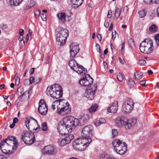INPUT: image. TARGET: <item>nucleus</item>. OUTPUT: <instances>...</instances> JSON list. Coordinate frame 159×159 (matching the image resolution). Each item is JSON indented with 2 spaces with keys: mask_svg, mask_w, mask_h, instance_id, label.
Returning a JSON list of instances; mask_svg holds the SVG:
<instances>
[{
  "mask_svg": "<svg viewBox=\"0 0 159 159\" xmlns=\"http://www.w3.org/2000/svg\"><path fill=\"white\" fill-rule=\"evenodd\" d=\"M51 87H48L46 91V93L47 95H50L51 97L53 98L58 99L62 97L63 91H53Z\"/></svg>",
  "mask_w": 159,
  "mask_h": 159,
  "instance_id": "nucleus-13",
  "label": "nucleus"
},
{
  "mask_svg": "<svg viewBox=\"0 0 159 159\" xmlns=\"http://www.w3.org/2000/svg\"><path fill=\"white\" fill-rule=\"evenodd\" d=\"M96 89L97 87H94V90H93L92 89H91L86 91L85 93V96L89 100H92L93 99Z\"/></svg>",
  "mask_w": 159,
  "mask_h": 159,
  "instance_id": "nucleus-19",
  "label": "nucleus"
},
{
  "mask_svg": "<svg viewBox=\"0 0 159 159\" xmlns=\"http://www.w3.org/2000/svg\"><path fill=\"white\" fill-rule=\"evenodd\" d=\"M155 39L157 45L159 46V34H156L155 36Z\"/></svg>",
  "mask_w": 159,
  "mask_h": 159,
  "instance_id": "nucleus-44",
  "label": "nucleus"
},
{
  "mask_svg": "<svg viewBox=\"0 0 159 159\" xmlns=\"http://www.w3.org/2000/svg\"><path fill=\"white\" fill-rule=\"evenodd\" d=\"M125 42H124L122 45L121 46V52H123L124 50L125 49Z\"/></svg>",
  "mask_w": 159,
  "mask_h": 159,
  "instance_id": "nucleus-57",
  "label": "nucleus"
},
{
  "mask_svg": "<svg viewBox=\"0 0 159 159\" xmlns=\"http://www.w3.org/2000/svg\"><path fill=\"white\" fill-rule=\"evenodd\" d=\"M34 80V78L33 77H31L30 78V79H27L25 80L24 81V82H27V81H29L30 82V84H31L33 82Z\"/></svg>",
  "mask_w": 159,
  "mask_h": 159,
  "instance_id": "nucleus-47",
  "label": "nucleus"
},
{
  "mask_svg": "<svg viewBox=\"0 0 159 159\" xmlns=\"http://www.w3.org/2000/svg\"><path fill=\"white\" fill-rule=\"evenodd\" d=\"M42 152L44 155H54L56 153L54 147L51 145L45 146L42 150Z\"/></svg>",
  "mask_w": 159,
  "mask_h": 159,
  "instance_id": "nucleus-17",
  "label": "nucleus"
},
{
  "mask_svg": "<svg viewBox=\"0 0 159 159\" xmlns=\"http://www.w3.org/2000/svg\"><path fill=\"white\" fill-rule=\"evenodd\" d=\"M129 10L128 7L127 6H125L124 7L123 11L125 13H126Z\"/></svg>",
  "mask_w": 159,
  "mask_h": 159,
  "instance_id": "nucleus-50",
  "label": "nucleus"
},
{
  "mask_svg": "<svg viewBox=\"0 0 159 159\" xmlns=\"http://www.w3.org/2000/svg\"><path fill=\"white\" fill-rule=\"evenodd\" d=\"M15 84L18 85L20 83V79L18 76L17 73H16L15 76Z\"/></svg>",
  "mask_w": 159,
  "mask_h": 159,
  "instance_id": "nucleus-41",
  "label": "nucleus"
},
{
  "mask_svg": "<svg viewBox=\"0 0 159 159\" xmlns=\"http://www.w3.org/2000/svg\"><path fill=\"white\" fill-rule=\"evenodd\" d=\"M37 123L36 120L32 117L26 118L25 123V125L28 129L30 128V126H31L32 124L36 125Z\"/></svg>",
  "mask_w": 159,
  "mask_h": 159,
  "instance_id": "nucleus-20",
  "label": "nucleus"
},
{
  "mask_svg": "<svg viewBox=\"0 0 159 159\" xmlns=\"http://www.w3.org/2000/svg\"><path fill=\"white\" fill-rule=\"evenodd\" d=\"M143 73L140 71L136 72L135 73L134 76L135 79L137 80H139L142 77Z\"/></svg>",
  "mask_w": 159,
  "mask_h": 159,
  "instance_id": "nucleus-32",
  "label": "nucleus"
},
{
  "mask_svg": "<svg viewBox=\"0 0 159 159\" xmlns=\"http://www.w3.org/2000/svg\"><path fill=\"white\" fill-rule=\"evenodd\" d=\"M78 64L74 60H70L69 63V66L70 67L71 69L74 71L77 70L76 67Z\"/></svg>",
  "mask_w": 159,
  "mask_h": 159,
  "instance_id": "nucleus-25",
  "label": "nucleus"
},
{
  "mask_svg": "<svg viewBox=\"0 0 159 159\" xmlns=\"http://www.w3.org/2000/svg\"><path fill=\"white\" fill-rule=\"evenodd\" d=\"M117 78L118 80L120 82H122L123 79V76L121 73L119 72L117 75Z\"/></svg>",
  "mask_w": 159,
  "mask_h": 159,
  "instance_id": "nucleus-40",
  "label": "nucleus"
},
{
  "mask_svg": "<svg viewBox=\"0 0 159 159\" xmlns=\"http://www.w3.org/2000/svg\"><path fill=\"white\" fill-rule=\"evenodd\" d=\"M128 85L130 88H133L135 85V83L132 79H129L128 82Z\"/></svg>",
  "mask_w": 159,
  "mask_h": 159,
  "instance_id": "nucleus-38",
  "label": "nucleus"
},
{
  "mask_svg": "<svg viewBox=\"0 0 159 159\" xmlns=\"http://www.w3.org/2000/svg\"><path fill=\"white\" fill-rule=\"evenodd\" d=\"M72 130H58L60 135L65 136L64 139L69 143L74 139L73 134L72 133Z\"/></svg>",
  "mask_w": 159,
  "mask_h": 159,
  "instance_id": "nucleus-10",
  "label": "nucleus"
},
{
  "mask_svg": "<svg viewBox=\"0 0 159 159\" xmlns=\"http://www.w3.org/2000/svg\"><path fill=\"white\" fill-rule=\"evenodd\" d=\"M35 68H32L30 70V75H32L34 72Z\"/></svg>",
  "mask_w": 159,
  "mask_h": 159,
  "instance_id": "nucleus-59",
  "label": "nucleus"
},
{
  "mask_svg": "<svg viewBox=\"0 0 159 159\" xmlns=\"http://www.w3.org/2000/svg\"><path fill=\"white\" fill-rule=\"evenodd\" d=\"M48 87H51V88L52 89V90H53V91H63V89L61 86L58 84H55L53 85L48 86Z\"/></svg>",
  "mask_w": 159,
  "mask_h": 159,
  "instance_id": "nucleus-26",
  "label": "nucleus"
},
{
  "mask_svg": "<svg viewBox=\"0 0 159 159\" xmlns=\"http://www.w3.org/2000/svg\"><path fill=\"white\" fill-rule=\"evenodd\" d=\"M77 70H75L78 74L83 75V74H85L87 73L86 69L84 68L83 66L78 64L76 67Z\"/></svg>",
  "mask_w": 159,
  "mask_h": 159,
  "instance_id": "nucleus-21",
  "label": "nucleus"
},
{
  "mask_svg": "<svg viewBox=\"0 0 159 159\" xmlns=\"http://www.w3.org/2000/svg\"><path fill=\"white\" fill-rule=\"evenodd\" d=\"M118 101L114 102L108 108L107 111L108 112L111 113H116L118 110Z\"/></svg>",
  "mask_w": 159,
  "mask_h": 159,
  "instance_id": "nucleus-18",
  "label": "nucleus"
},
{
  "mask_svg": "<svg viewBox=\"0 0 159 159\" xmlns=\"http://www.w3.org/2000/svg\"><path fill=\"white\" fill-rule=\"evenodd\" d=\"M24 90L22 87H19L17 90V95L18 98H20L24 93Z\"/></svg>",
  "mask_w": 159,
  "mask_h": 159,
  "instance_id": "nucleus-35",
  "label": "nucleus"
},
{
  "mask_svg": "<svg viewBox=\"0 0 159 159\" xmlns=\"http://www.w3.org/2000/svg\"><path fill=\"white\" fill-rule=\"evenodd\" d=\"M84 0H71V2L72 4V6L76 8L79 7L82 3Z\"/></svg>",
  "mask_w": 159,
  "mask_h": 159,
  "instance_id": "nucleus-23",
  "label": "nucleus"
},
{
  "mask_svg": "<svg viewBox=\"0 0 159 159\" xmlns=\"http://www.w3.org/2000/svg\"><path fill=\"white\" fill-rule=\"evenodd\" d=\"M104 25L106 28H108L109 26L108 22L107 21H105L104 23Z\"/></svg>",
  "mask_w": 159,
  "mask_h": 159,
  "instance_id": "nucleus-53",
  "label": "nucleus"
},
{
  "mask_svg": "<svg viewBox=\"0 0 159 159\" xmlns=\"http://www.w3.org/2000/svg\"><path fill=\"white\" fill-rule=\"evenodd\" d=\"M18 121V119L16 117H15L13 119V123L15 124Z\"/></svg>",
  "mask_w": 159,
  "mask_h": 159,
  "instance_id": "nucleus-58",
  "label": "nucleus"
},
{
  "mask_svg": "<svg viewBox=\"0 0 159 159\" xmlns=\"http://www.w3.org/2000/svg\"><path fill=\"white\" fill-rule=\"evenodd\" d=\"M41 129H48V126L46 122H43L42 124Z\"/></svg>",
  "mask_w": 159,
  "mask_h": 159,
  "instance_id": "nucleus-45",
  "label": "nucleus"
},
{
  "mask_svg": "<svg viewBox=\"0 0 159 159\" xmlns=\"http://www.w3.org/2000/svg\"><path fill=\"white\" fill-rule=\"evenodd\" d=\"M58 17L62 23H64L66 21V14L64 12H61L58 14Z\"/></svg>",
  "mask_w": 159,
  "mask_h": 159,
  "instance_id": "nucleus-28",
  "label": "nucleus"
},
{
  "mask_svg": "<svg viewBox=\"0 0 159 159\" xmlns=\"http://www.w3.org/2000/svg\"><path fill=\"white\" fill-rule=\"evenodd\" d=\"M112 16V12L111 11H109L107 15V17L109 18H111Z\"/></svg>",
  "mask_w": 159,
  "mask_h": 159,
  "instance_id": "nucleus-60",
  "label": "nucleus"
},
{
  "mask_svg": "<svg viewBox=\"0 0 159 159\" xmlns=\"http://www.w3.org/2000/svg\"><path fill=\"white\" fill-rule=\"evenodd\" d=\"M23 0H7L8 2L12 6H18Z\"/></svg>",
  "mask_w": 159,
  "mask_h": 159,
  "instance_id": "nucleus-27",
  "label": "nucleus"
},
{
  "mask_svg": "<svg viewBox=\"0 0 159 159\" xmlns=\"http://www.w3.org/2000/svg\"><path fill=\"white\" fill-rule=\"evenodd\" d=\"M97 37L99 41L101 40L102 39V36L101 34H97Z\"/></svg>",
  "mask_w": 159,
  "mask_h": 159,
  "instance_id": "nucleus-55",
  "label": "nucleus"
},
{
  "mask_svg": "<svg viewBox=\"0 0 159 159\" xmlns=\"http://www.w3.org/2000/svg\"><path fill=\"white\" fill-rule=\"evenodd\" d=\"M21 139L26 144L30 145L35 142L34 133L30 130H24L21 134Z\"/></svg>",
  "mask_w": 159,
  "mask_h": 159,
  "instance_id": "nucleus-5",
  "label": "nucleus"
},
{
  "mask_svg": "<svg viewBox=\"0 0 159 159\" xmlns=\"http://www.w3.org/2000/svg\"><path fill=\"white\" fill-rule=\"evenodd\" d=\"M146 63V61L144 60H141L139 61V64L141 66H144Z\"/></svg>",
  "mask_w": 159,
  "mask_h": 159,
  "instance_id": "nucleus-46",
  "label": "nucleus"
},
{
  "mask_svg": "<svg viewBox=\"0 0 159 159\" xmlns=\"http://www.w3.org/2000/svg\"><path fill=\"white\" fill-rule=\"evenodd\" d=\"M62 104L60 105V108H59L58 112L61 115H64L69 113L71 111L69 104L65 100L61 101Z\"/></svg>",
  "mask_w": 159,
  "mask_h": 159,
  "instance_id": "nucleus-8",
  "label": "nucleus"
},
{
  "mask_svg": "<svg viewBox=\"0 0 159 159\" xmlns=\"http://www.w3.org/2000/svg\"><path fill=\"white\" fill-rule=\"evenodd\" d=\"M61 99L57 100L54 101L52 105V109L54 110L56 109L55 107L57 108V111L58 112L59 108H60V105L62 104V102H61Z\"/></svg>",
  "mask_w": 159,
  "mask_h": 159,
  "instance_id": "nucleus-22",
  "label": "nucleus"
},
{
  "mask_svg": "<svg viewBox=\"0 0 159 159\" xmlns=\"http://www.w3.org/2000/svg\"><path fill=\"white\" fill-rule=\"evenodd\" d=\"M39 112L42 115H45L47 113L48 109L45 101L43 99H41L39 102L38 108Z\"/></svg>",
  "mask_w": 159,
  "mask_h": 159,
  "instance_id": "nucleus-14",
  "label": "nucleus"
},
{
  "mask_svg": "<svg viewBox=\"0 0 159 159\" xmlns=\"http://www.w3.org/2000/svg\"><path fill=\"white\" fill-rule=\"evenodd\" d=\"M100 159H115L112 157L110 156L109 155L105 153H103L100 155Z\"/></svg>",
  "mask_w": 159,
  "mask_h": 159,
  "instance_id": "nucleus-29",
  "label": "nucleus"
},
{
  "mask_svg": "<svg viewBox=\"0 0 159 159\" xmlns=\"http://www.w3.org/2000/svg\"><path fill=\"white\" fill-rule=\"evenodd\" d=\"M98 106L96 104H93L91 107L89 108V111L91 113L96 111Z\"/></svg>",
  "mask_w": 159,
  "mask_h": 159,
  "instance_id": "nucleus-36",
  "label": "nucleus"
},
{
  "mask_svg": "<svg viewBox=\"0 0 159 159\" xmlns=\"http://www.w3.org/2000/svg\"><path fill=\"white\" fill-rule=\"evenodd\" d=\"M68 31L66 29H62L57 34V40L62 45L65 43L68 35Z\"/></svg>",
  "mask_w": 159,
  "mask_h": 159,
  "instance_id": "nucleus-7",
  "label": "nucleus"
},
{
  "mask_svg": "<svg viewBox=\"0 0 159 159\" xmlns=\"http://www.w3.org/2000/svg\"><path fill=\"white\" fill-rule=\"evenodd\" d=\"M121 9L120 7H116L115 16L116 18H118L120 16L121 12Z\"/></svg>",
  "mask_w": 159,
  "mask_h": 159,
  "instance_id": "nucleus-31",
  "label": "nucleus"
},
{
  "mask_svg": "<svg viewBox=\"0 0 159 159\" xmlns=\"http://www.w3.org/2000/svg\"><path fill=\"white\" fill-rule=\"evenodd\" d=\"M34 14L35 16L37 18L40 16V11L38 9H36L34 11Z\"/></svg>",
  "mask_w": 159,
  "mask_h": 159,
  "instance_id": "nucleus-43",
  "label": "nucleus"
},
{
  "mask_svg": "<svg viewBox=\"0 0 159 159\" xmlns=\"http://www.w3.org/2000/svg\"><path fill=\"white\" fill-rule=\"evenodd\" d=\"M113 24L111 23L109 28V31H112L113 30Z\"/></svg>",
  "mask_w": 159,
  "mask_h": 159,
  "instance_id": "nucleus-62",
  "label": "nucleus"
},
{
  "mask_svg": "<svg viewBox=\"0 0 159 159\" xmlns=\"http://www.w3.org/2000/svg\"><path fill=\"white\" fill-rule=\"evenodd\" d=\"M112 144L114 150L120 155L124 154L127 150V144L119 139L114 140Z\"/></svg>",
  "mask_w": 159,
  "mask_h": 159,
  "instance_id": "nucleus-4",
  "label": "nucleus"
},
{
  "mask_svg": "<svg viewBox=\"0 0 159 159\" xmlns=\"http://www.w3.org/2000/svg\"><path fill=\"white\" fill-rule=\"evenodd\" d=\"M93 81V78L89 74H86L83 77V78L79 81V84L83 86H88L91 84Z\"/></svg>",
  "mask_w": 159,
  "mask_h": 159,
  "instance_id": "nucleus-12",
  "label": "nucleus"
},
{
  "mask_svg": "<svg viewBox=\"0 0 159 159\" xmlns=\"http://www.w3.org/2000/svg\"><path fill=\"white\" fill-rule=\"evenodd\" d=\"M116 32L115 31L114 32H112V39H114L116 37Z\"/></svg>",
  "mask_w": 159,
  "mask_h": 159,
  "instance_id": "nucleus-56",
  "label": "nucleus"
},
{
  "mask_svg": "<svg viewBox=\"0 0 159 159\" xmlns=\"http://www.w3.org/2000/svg\"><path fill=\"white\" fill-rule=\"evenodd\" d=\"M23 39V35H20L18 38V40L21 42Z\"/></svg>",
  "mask_w": 159,
  "mask_h": 159,
  "instance_id": "nucleus-63",
  "label": "nucleus"
},
{
  "mask_svg": "<svg viewBox=\"0 0 159 159\" xmlns=\"http://www.w3.org/2000/svg\"><path fill=\"white\" fill-rule=\"evenodd\" d=\"M139 49L140 51L143 53H150L153 50V41L149 38L145 39L140 44Z\"/></svg>",
  "mask_w": 159,
  "mask_h": 159,
  "instance_id": "nucleus-6",
  "label": "nucleus"
},
{
  "mask_svg": "<svg viewBox=\"0 0 159 159\" xmlns=\"http://www.w3.org/2000/svg\"><path fill=\"white\" fill-rule=\"evenodd\" d=\"M41 17L42 20L43 21H45L46 20V15L45 14H44L43 13L41 15Z\"/></svg>",
  "mask_w": 159,
  "mask_h": 159,
  "instance_id": "nucleus-49",
  "label": "nucleus"
},
{
  "mask_svg": "<svg viewBox=\"0 0 159 159\" xmlns=\"http://www.w3.org/2000/svg\"><path fill=\"white\" fill-rule=\"evenodd\" d=\"M112 138L116 137L118 135V130H112Z\"/></svg>",
  "mask_w": 159,
  "mask_h": 159,
  "instance_id": "nucleus-42",
  "label": "nucleus"
},
{
  "mask_svg": "<svg viewBox=\"0 0 159 159\" xmlns=\"http://www.w3.org/2000/svg\"><path fill=\"white\" fill-rule=\"evenodd\" d=\"M0 148L2 152L5 154H10L13 152V150L14 149V147L7 144V142L3 140L0 143Z\"/></svg>",
  "mask_w": 159,
  "mask_h": 159,
  "instance_id": "nucleus-11",
  "label": "nucleus"
},
{
  "mask_svg": "<svg viewBox=\"0 0 159 159\" xmlns=\"http://www.w3.org/2000/svg\"><path fill=\"white\" fill-rule=\"evenodd\" d=\"M24 30L22 29H20L19 30V34L20 35H23L24 34Z\"/></svg>",
  "mask_w": 159,
  "mask_h": 159,
  "instance_id": "nucleus-54",
  "label": "nucleus"
},
{
  "mask_svg": "<svg viewBox=\"0 0 159 159\" xmlns=\"http://www.w3.org/2000/svg\"><path fill=\"white\" fill-rule=\"evenodd\" d=\"M79 123V121L78 119L71 116H67L63 118L60 125H59L61 126V127H60L59 128H69V129H75L78 125Z\"/></svg>",
  "mask_w": 159,
  "mask_h": 159,
  "instance_id": "nucleus-2",
  "label": "nucleus"
},
{
  "mask_svg": "<svg viewBox=\"0 0 159 159\" xmlns=\"http://www.w3.org/2000/svg\"><path fill=\"white\" fill-rule=\"evenodd\" d=\"M101 123L99 121V120H97L95 123V125L96 126L99 125Z\"/></svg>",
  "mask_w": 159,
  "mask_h": 159,
  "instance_id": "nucleus-61",
  "label": "nucleus"
},
{
  "mask_svg": "<svg viewBox=\"0 0 159 159\" xmlns=\"http://www.w3.org/2000/svg\"><path fill=\"white\" fill-rule=\"evenodd\" d=\"M82 138H78L73 142L74 146L76 145L78 149L84 150L87 147L92 141L90 138L93 135L92 130H82L81 132Z\"/></svg>",
  "mask_w": 159,
  "mask_h": 159,
  "instance_id": "nucleus-1",
  "label": "nucleus"
},
{
  "mask_svg": "<svg viewBox=\"0 0 159 159\" xmlns=\"http://www.w3.org/2000/svg\"><path fill=\"white\" fill-rule=\"evenodd\" d=\"M134 103L131 98L128 99L123 104L122 110L125 112L129 113L132 110L134 107Z\"/></svg>",
  "mask_w": 159,
  "mask_h": 159,
  "instance_id": "nucleus-9",
  "label": "nucleus"
},
{
  "mask_svg": "<svg viewBox=\"0 0 159 159\" xmlns=\"http://www.w3.org/2000/svg\"><path fill=\"white\" fill-rule=\"evenodd\" d=\"M89 118V117L87 115H84L82 118V119H83L84 122L87 120Z\"/></svg>",
  "mask_w": 159,
  "mask_h": 159,
  "instance_id": "nucleus-48",
  "label": "nucleus"
},
{
  "mask_svg": "<svg viewBox=\"0 0 159 159\" xmlns=\"http://www.w3.org/2000/svg\"><path fill=\"white\" fill-rule=\"evenodd\" d=\"M149 29L150 32H155L157 30V28L155 24H153L149 27Z\"/></svg>",
  "mask_w": 159,
  "mask_h": 159,
  "instance_id": "nucleus-37",
  "label": "nucleus"
},
{
  "mask_svg": "<svg viewBox=\"0 0 159 159\" xmlns=\"http://www.w3.org/2000/svg\"><path fill=\"white\" fill-rule=\"evenodd\" d=\"M36 4V0H30L24 6L26 9H28L34 6Z\"/></svg>",
  "mask_w": 159,
  "mask_h": 159,
  "instance_id": "nucleus-24",
  "label": "nucleus"
},
{
  "mask_svg": "<svg viewBox=\"0 0 159 159\" xmlns=\"http://www.w3.org/2000/svg\"><path fill=\"white\" fill-rule=\"evenodd\" d=\"M139 16L140 18L144 17L146 15V12L144 10H143L139 12Z\"/></svg>",
  "mask_w": 159,
  "mask_h": 159,
  "instance_id": "nucleus-39",
  "label": "nucleus"
},
{
  "mask_svg": "<svg viewBox=\"0 0 159 159\" xmlns=\"http://www.w3.org/2000/svg\"><path fill=\"white\" fill-rule=\"evenodd\" d=\"M30 90H28L25 91L23 93L22 96L20 97L22 100H27L29 97V92Z\"/></svg>",
  "mask_w": 159,
  "mask_h": 159,
  "instance_id": "nucleus-30",
  "label": "nucleus"
},
{
  "mask_svg": "<svg viewBox=\"0 0 159 159\" xmlns=\"http://www.w3.org/2000/svg\"><path fill=\"white\" fill-rule=\"evenodd\" d=\"M3 140L11 147H14V149L16 148L18 145V141L16 137L13 136H8L6 139Z\"/></svg>",
  "mask_w": 159,
  "mask_h": 159,
  "instance_id": "nucleus-16",
  "label": "nucleus"
},
{
  "mask_svg": "<svg viewBox=\"0 0 159 159\" xmlns=\"http://www.w3.org/2000/svg\"><path fill=\"white\" fill-rule=\"evenodd\" d=\"M157 16H159V6L157 9Z\"/></svg>",
  "mask_w": 159,
  "mask_h": 159,
  "instance_id": "nucleus-64",
  "label": "nucleus"
},
{
  "mask_svg": "<svg viewBox=\"0 0 159 159\" xmlns=\"http://www.w3.org/2000/svg\"><path fill=\"white\" fill-rule=\"evenodd\" d=\"M140 85L143 86H145V80H141L139 82Z\"/></svg>",
  "mask_w": 159,
  "mask_h": 159,
  "instance_id": "nucleus-52",
  "label": "nucleus"
},
{
  "mask_svg": "<svg viewBox=\"0 0 159 159\" xmlns=\"http://www.w3.org/2000/svg\"><path fill=\"white\" fill-rule=\"evenodd\" d=\"M58 145L61 147L64 146L68 143L64 139H59L58 141Z\"/></svg>",
  "mask_w": 159,
  "mask_h": 159,
  "instance_id": "nucleus-34",
  "label": "nucleus"
},
{
  "mask_svg": "<svg viewBox=\"0 0 159 159\" xmlns=\"http://www.w3.org/2000/svg\"><path fill=\"white\" fill-rule=\"evenodd\" d=\"M99 120L101 124L105 123L106 122V120L104 118H100Z\"/></svg>",
  "mask_w": 159,
  "mask_h": 159,
  "instance_id": "nucleus-51",
  "label": "nucleus"
},
{
  "mask_svg": "<svg viewBox=\"0 0 159 159\" xmlns=\"http://www.w3.org/2000/svg\"><path fill=\"white\" fill-rule=\"evenodd\" d=\"M143 2L146 4L159 3V0H143Z\"/></svg>",
  "mask_w": 159,
  "mask_h": 159,
  "instance_id": "nucleus-33",
  "label": "nucleus"
},
{
  "mask_svg": "<svg viewBox=\"0 0 159 159\" xmlns=\"http://www.w3.org/2000/svg\"><path fill=\"white\" fill-rule=\"evenodd\" d=\"M136 120L135 118L127 120L124 116L117 117L115 120L117 125L119 128L123 127L125 129H130L136 123Z\"/></svg>",
  "mask_w": 159,
  "mask_h": 159,
  "instance_id": "nucleus-3",
  "label": "nucleus"
},
{
  "mask_svg": "<svg viewBox=\"0 0 159 159\" xmlns=\"http://www.w3.org/2000/svg\"><path fill=\"white\" fill-rule=\"evenodd\" d=\"M79 45L77 43H72L70 45V54L72 58H74L79 50Z\"/></svg>",
  "mask_w": 159,
  "mask_h": 159,
  "instance_id": "nucleus-15",
  "label": "nucleus"
}]
</instances>
